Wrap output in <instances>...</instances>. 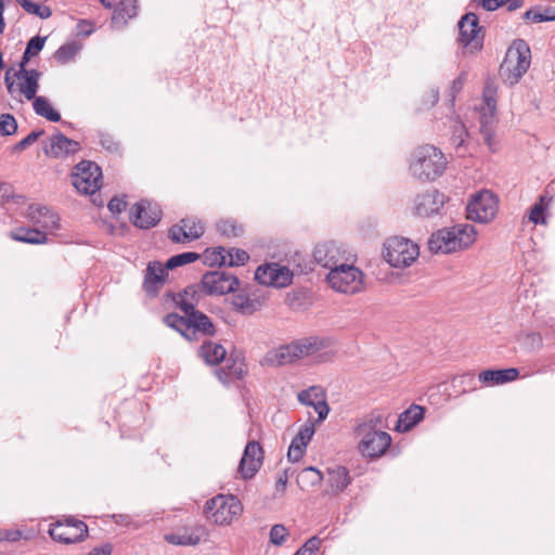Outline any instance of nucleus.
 Returning <instances> with one entry per match:
<instances>
[{
    "instance_id": "obj_12",
    "label": "nucleus",
    "mask_w": 555,
    "mask_h": 555,
    "mask_svg": "<svg viewBox=\"0 0 555 555\" xmlns=\"http://www.w3.org/2000/svg\"><path fill=\"white\" fill-rule=\"evenodd\" d=\"M102 171L93 162L82 160L75 166L73 185L81 194H94L101 188Z\"/></svg>"
},
{
    "instance_id": "obj_1",
    "label": "nucleus",
    "mask_w": 555,
    "mask_h": 555,
    "mask_svg": "<svg viewBox=\"0 0 555 555\" xmlns=\"http://www.w3.org/2000/svg\"><path fill=\"white\" fill-rule=\"evenodd\" d=\"M383 417L371 414L360 420L354 426L353 434L358 441L357 450L365 459L383 456L391 444V436L382 429Z\"/></svg>"
},
{
    "instance_id": "obj_23",
    "label": "nucleus",
    "mask_w": 555,
    "mask_h": 555,
    "mask_svg": "<svg viewBox=\"0 0 555 555\" xmlns=\"http://www.w3.org/2000/svg\"><path fill=\"white\" fill-rule=\"evenodd\" d=\"M168 269L160 261H150L145 269L143 289L150 296H157L168 276Z\"/></svg>"
},
{
    "instance_id": "obj_31",
    "label": "nucleus",
    "mask_w": 555,
    "mask_h": 555,
    "mask_svg": "<svg viewBox=\"0 0 555 555\" xmlns=\"http://www.w3.org/2000/svg\"><path fill=\"white\" fill-rule=\"evenodd\" d=\"M201 528H184L181 531L165 534V541L173 545H196L201 541Z\"/></svg>"
},
{
    "instance_id": "obj_27",
    "label": "nucleus",
    "mask_w": 555,
    "mask_h": 555,
    "mask_svg": "<svg viewBox=\"0 0 555 555\" xmlns=\"http://www.w3.org/2000/svg\"><path fill=\"white\" fill-rule=\"evenodd\" d=\"M519 371L515 367L503 370H485L478 375L479 382L485 385H502L518 378Z\"/></svg>"
},
{
    "instance_id": "obj_51",
    "label": "nucleus",
    "mask_w": 555,
    "mask_h": 555,
    "mask_svg": "<svg viewBox=\"0 0 555 555\" xmlns=\"http://www.w3.org/2000/svg\"><path fill=\"white\" fill-rule=\"evenodd\" d=\"M467 137V131L465 126L461 121H456L453 125V134H452V142L456 147H461L465 139Z\"/></svg>"
},
{
    "instance_id": "obj_21",
    "label": "nucleus",
    "mask_w": 555,
    "mask_h": 555,
    "mask_svg": "<svg viewBox=\"0 0 555 555\" xmlns=\"http://www.w3.org/2000/svg\"><path fill=\"white\" fill-rule=\"evenodd\" d=\"M263 450L259 442L249 441L244 450L243 456L238 465V472L244 479L255 476L262 465Z\"/></svg>"
},
{
    "instance_id": "obj_38",
    "label": "nucleus",
    "mask_w": 555,
    "mask_h": 555,
    "mask_svg": "<svg viewBox=\"0 0 555 555\" xmlns=\"http://www.w3.org/2000/svg\"><path fill=\"white\" fill-rule=\"evenodd\" d=\"M199 259V254L194 251H185L182 254L175 255L170 257L165 263L166 269L172 270L178 267L194 262Z\"/></svg>"
},
{
    "instance_id": "obj_59",
    "label": "nucleus",
    "mask_w": 555,
    "mask_h": 555,
    "mask_svg": "<svg viewBox=\"0 0 555 555\" xmlns=\"http://www.w3.org/2000/svg\"><path fill=\"white\" fill-rule=\"evenodd\" d=\"M485 143L489 147L490 151H496V141L494 139V129L481 130L480 131Z\"/></svg>"
},
{
    "instance_id": "obj_41",
    "label": "nucleus",
    "mask_w": 555,
    "mask_h": 555,
    "mask_svg": "<svg viewBox=\"0 0 555 555\" xmlns=\"http://www.w3.org/2000/svg\"><path fill=\"white\" fill-rule=\"evenodd\" d=\"M232 305L243 314H251L256 310L254 301L247 295L242 293L233 296Z\"/></svg>"
},
{
    "instance_id": "obj_22",
    "label": "nucleus",
    "mask_w": 555,
    "mask_h": 555,
    "mask_svg": "<svg viewBox=\"0 0 555 555\" xmlns=\"http://www.w3.org/2000/svg\"><path fill=\"white\" fill-rule=\"evenodd\" d=\"M27 218L36 225L46 231H55L60 229V217L50 207L31 204L27 208Z\"/></svg>"
},
{
    "instance_id": "obj_49",
    "label": "nucleus",
    "mask_w": 555,
    "mask_h": 555,
    "mask_svg": "<svg viewBox=\"0 0 555 555\" xmlns=\"http://www.w3.org/2000/svg\"><path fill=\"white\" fill-rule=\"evenodd\" d=\"M43 129L31 131L27 137H25L23 140H21L14 145L13 151L22 152L26 150L28 146L35 143L41 135H43Z\"/></svg>"
},
{
    "instance_id": "obj_35",
    "label": "nucleus",
    "mask_w": 555,
    "mask_h": 555,
    "mask_svg": "<svg viewBox=\"0 0 555 555\" xmlns=\"http://www.w3.org/2000/svg\"><path fill=\"white\" fill-rule=\"evenodd\" d=\"M30 101H33L34 111L38 116L44 117L53 122H59L61 120V114L51 106L46 96L36 95L35 99H31Z\"/></svg>"
},
{
    "instance_id": "obj_20",
    "label": "nucleus",
    "mask_w": 555,
    "mask_h": 555,
    "mask_svg": "<svg viewBox=\"0 0 555 555\" xmlns=\"http://www.w3.org/2000/svg\"><path fill=\"white\" fill-rule=\"evenodd\" d=\"M79 150V142L68 139L61 131L51 135L43 146L44 154L52 158H65L74 155Z\"/></svg>"
},
{
    "instance_id": "obj_47",
    "label": "nucleus",
    "mask_w": 555,
    "mask_h": 555,
    "mask_svg": "<svg viewBox=\"0 0 555 555\" xmlns=\"http://www.w3.org/2000/svg\"><path fill=\"white\" fill-rule=\"evenodd\" d=\"M498 118H496V111H487L480 108L479 111V122H480V131L481 130H488V129H494L496 125Z\"/></svg>"
},
{
    "instance_id": "obj_24",
    "label": "nucleus",
    "mask_w": 555,
    "mask_h": 555,
    "mask_svg": "<svg viewBox=\"0 0 555 555\" xmlns=\"http://www.w3.org/2000/svg\"><path fill=\"white\" fill-rule=\"evenodd\" d=\"M326 489L324 493L332 496L341 493L352 481L348 468L341 465L328 467L326 469Z\"/></svg>"
},
{
    "instance_id": "obj_16",
    "label": "nucleus",
    "mask_w": 555,
    "mask_h": 555,
    "mask_svg": "<svg viewBox=\"0 0 555 555\" xmlns=\"http://www.w3.org/2000/svg\"><path fill=\"white\" fill-rule=\"evenodd\" d=\"M314 261L325 269L332 270L349 260L346 248L334 241L322 242L313 249Z\"/></svg>"
},
{
    "instance_id": "obj_46",
    "label": "nucleus",
    "mask_w": 555,
    "mask_h": 555,
    "mask_svg": "<svg viewBox=\"0 0 555 555\" xmlns=\"http://www.w3.org/2000/svg\"><path fill=\"white\" fill-rule=\"evenodd\" d=\"M17 130V122L13 115L1 114L0 115V134L11 135Z\"/></svg>"
},
{
    "instance_id": "obj_13",
    "label": "nucleus",
    "mask_w": 555,
    "mask_h": 555,
    "mask_svg": "<svg viewBox=\"0 0 555 555\" xmlns=\"http://www.w3.org/2000/svg\"><path fill=\"white\" fill-rule=\"evenodd\" d=\"M49 534L52 540L64 543L73 544L83 541L88 535V526L74 517H67L63 521L52 524L49 529Z\"/></svg>"
},
{
    "instance_id": "obj_53",
    "label": "nucleus",
    "mask_w": 555,
    "mask_h": 555,
    "mask_svg": "<svg viewBox=\"0 0 555 555\" xmlns=\"http://www.w3.org/2000/svg\"><path fill=\"white\" fill-rule=\"evenodd\" d=\"M46 39L47 37H41L39 35L30 38L25 49L27 54H31L33 56L37 55L43 49Z\"/></svg>"
},
{
    "instance_id": "obj_5",
    "label": "nucleus",
    "mask_w": 555,
    "mask_h": 555,
    "mask_svg": "<svg viewBox=\"0 0 555 555\" xmlns=\"http://www.w3.org/2000/svg\"><path fill=\"white\" fill-rule=\"evenodd\" d=\"M318 337H308L288 345L281 346L267 354V361L274 365H286L294 361L319 351L324 347Z\"/></svg>"
},
{
    "instance_id": "obj_4",
    "label": "nucleus",
    "mask_w": 555,
    "mask_h": 555,
    "mask_svg": "<svg viewBox=\"0 0 555 555\" xmlns=\"http://www.w3.org/2000/svg\"><path fill=\"white\" fill-rule=\"evenodd\" d=\"M530 64L531 51L528 43L524 39H517L507 49L499 75L505 85L514 86L527 73Z\"/></svg>"
},
{
    "instance_id": "obj_34",
    "label": "nucleus",
    "mask_w": 555,
    "mask_h": 555,
    "mask_svg": "<svg viewBox=\"0 0 555 555\" xmlns=\"http://www.w3.org/2000/svg\"><path fill=\"white\" fill-rule=\"evenodd\" d=\"M189 320L190 315H180L178 313L171 312L166 314L163 321L168 327L179 332L185 339L192 340Z\"/></svg>"
},
{
    "instance_id": "obj_60",
    "label": "nucleus",
    "mask_w": 555,
    "mask_h": 555,
    "mask_svg": "<svg viewBox=\"0 0 555 555\" xmlns=\"http://www.w3.org/2000/svg\"><path fill=\"white\" fill-rule=\"evenodd\" d=\"M305 454V451L301 450L299 447L291 442V446L288 448L287 457L288 461L296 463L298 462Z\"/></svg>"
},
{
    "instance_id": "obj_26",
    "label": "nucleus",
    "mask_w": 555,
    "mask_h": 555,
    "mask_svg": "<svg viewBox=\"0 0 555 555\" xmlns=\"http://www.w3.org/2000/svg\"><path fill=\"white\" fill-rule=\"evenodd\" d=\"M202 288L201 284L185 287L183 293L179 294L175 299L177 308H179L183 313L196 311V306H198L203 297Z\"/></svg>"
},
{
    "instance_id": "obj_55",
    "label": "nucleus",
    "mask_w": 555,
    "mask_h": 555,
    "mask_svg": "<svg viewBox=\"0 0 555 555\" xmlns=\"http://www.w3.org/2000/svg\"><path fill=\"white\" fill-rule=\"evenodd\" d=\"M126 207H127V202H126L125 197L115 196L107 204L108 210L114 215L120 214L121 211H124L126 209Z\"/></svg>"
},
{
    "instance_id": "obj_36",
    "label": "nucleus",
    "mask_w": 555,
    "mask_h": 555,
    "mask_svg": "<svg viewBox=\"0 0 555 555\" xmlns=\"http://www.w3.org/2000/svg\"><path fill=\"white\" fill-rule=\"evenodd\" d=\"M79 51V46L75 42L61 46L53 54L56 62L64 65L75 59Z\"/></svg>"
},
{
    "instance_id": "obj_15",
    "label": "nucleus",
    "mask_w": 555,
    "mask_h": 555,
    "mask_svg": "<svg viewBox=\"0 0 555 555\" xmlns=\"http://www.w3.org/2000/svg\"><path fill=\"white\" fill-rule=\"evenodd\" d=\"M238 279L230 272L217 270L203 275L201 285L208 295H225L235 292Z\"/></svg>"
},
{
    "instance_id": "obj_48",
    "label": "nucleus",
    "mask_w": 555,
    "mask_h": 555,
    "mask_svg": "<svg viewBox=\"0 0 555 555\" xmlns=\"http://www.w3.org/2000/svg\"><path fill=\"white\" fill-rule=\"evenodd\" d=\"M288 537L287 529L282 524L273 525L270 529V542L276 546L282 545Z\"/></svg>"
},
{
    "instance_id": "obj_10",
    "label": "nucleus",
    "mask_w": 555,
    "mask_h": 555,
    "mask_svg": "<svg viewBox=\"0 0 555 555\" xmlns=\"http://www.w3.org/2000/svg\"><path fill=\"white\" fill-rule=\"evenodd\" d=\"M499 209V197L489 190H481L472 195L467 203L466 214L472 221L489 223Z\"/></svg>"
},
{
    "instance_id": "obj_32",
    "label": "nucleus",
    "mask_w": 555,
    "mask_h": 555,
    "mask_svg": "<svg viewBox=\"0 0 555 555\" xmlns=\"http://www.w3.org/2000/svg\"><path fill=\"white\" fill-rule=\"evenodd\" d=\"M201 354L205 362L215 365L219 364L225 359V348L218 343L205 341L201 347Z\"/></svg>"
},
{
    "instance_id": "obj_44",
    "label": "nucleus",
    "mask_w": 555,
    "mask_h": 555,
    "mask_svg": "<svg viewBox=\"0 0 555 555\" xmlns=\"http://www.w3.org/2000/svg\"><path fill=\"white\" fill-rule=\"evenodd\" d=\"M249 259V255L244 249H227V266H243Z\"/></svg>"
},
{
    "instance_id": "obj_43",
    "label": "nucleus",
    "mask_w": 555,
    "mask_h": 555,
    "mask_svg": "<svg viewBox=\"0 0 555 555\" xmlns=\"http://www.w3.org/2000/svg\"><path fill=\"white\" fill-rule=\"evenodd\" d=\"M322 540L318 535L308 539L294 555H318Z\"/></svg>"
},
{
    "instance_id": "obj_37",
    "label": "nucleus",
    "mask_w": 555,
    "mask_h": 555,
    "mask_svg": "<svg viewBox=\"0 0 555 555\" xmlns=\"http://www.w3.org/2000/svg\"><path fill=\"white\" fill-rule=\"evenodd\" d=\"M28 14L38 16L41 20H47L52 15V10L48 5L39 4L30 0H21L18 3Z\"/></svg>"
},
{
    "instance_id": "obj_17",
    "label": "nucleus",
    "mask_w": 555,
    "mask_h": 555,
    "mask_svg": "<svg viewBox=\"0 0 555 555\" xmlns=\"http://www.w3.org/2000/svg\"><path fill=\"white\" fill-rule=\"evenodd\" d=\"M162 209L157 204L142 199L134 204L130 210V220L137 228L151 229L160 221Z\"/></svg>"
},
{
    "instance_id": "obj_3",
    "label": "nucleus",
    "mask_w": 555,
    "mask_h": 555,
    "mask_svg": "<svg viewBox=\"0 0 555 555\" xmlns=\"http://www.w3.org/2000/svg\"><path fill=\"white\" fill-rule=\"evenodd\" d=\"M409 168L415 179L423 182L434 181L444 172L447 158L438 147L422 145L413 151Z\"/></svg>"
},
{
    "instance_id": "obj_11",
    "label": "nucleus",
    "mask_w": 555,
    "mask_h": 555,
    "mask_svg": "<svg viewBox=\"0 0 555 555\" xmlns=\"http://www.w3.org/2000/svg\"><path fill=\"white\" fill-rule=\"evenodd\" d=\"M418 255V246L404 237H392L385 244L384 258L395 268L411 266Z\"/></svg>"
},
{
    "instance_id": "obj_6",
    "label": "nucleus",
    "mask_w": 555,
    "mask_h": 555,
    "mask_svg": "<svg viewBox=\"0 0 555 555\" xmlns=\"http://www.w3.org/2000/svg\"><path fill=\"white\" fill-rule=\"evenodd\" d=\"M41 75L38 69L22 68V70H14L12 67L8 68L4 74V83L9 94L15 98V92L18 91L28 101L35 99L39 90Z\"/></svg>"
},
{
    "instance_id": "obj_57",
    "label": "nucleus",
    "mask_w": 555,
    "mask_h": 555,
    "mask_svg": "<svg viewBox=\"0 0 555 555\" xmlns=\"http://www.w3.org/2000/svg\"><path fill=\"white\" fill-rule=\"evenodd\" d=\"M314 434V425L312 423L305 424L298 431L297 440L309 442Z\"/></svg>"
},
{
    "instance_id": "obj_18",
    "label": "nucleus",
    "mask_w": 555,
    "mask_h": 555,
    "mask_svg": "<svg viewBox=\"0 0 555 555\" xmlns=\"http://www.w3.org/2000/svg\"><path fill=\"white\" fill-rule=\"evenodd\" d=\"M204 234V225L199 220L183 218L168 231V237L178 244H185L199 238Z\"/></svg>"
},
{
    "instance_id": "obj_25",
    "label": "nucleus",
    "mask_w": 555,
    "mask_h": 555,
    "mask_svg": "<svg viewBox=\"0 0 555 555\" xmlns=\"http://www.w3.org/2000/svg\"><path fill=\"white\" fill-rule=\"evenodd\" d=\"M246 372V365L243 359L230 356L225 360V365L217 369L215 374L222 384L227 385L234 380L243 379Z\"/></svg>"
},
{
    "instance_id": "obj_8",
    "label": "nucleus",
    "mask_w": 555,
    "mask_h": 555,
    "mask_svg": "<svg viewBox=\"0 0 555 555\" xmlns=\"http://www.w3.org/2000/svg\"><path fill=\"white\" fill-rule=\"evenodd\" d=\"M243 505L234 495L218 494L205 504L206 517L217 525H229L241 515Z\"/></svg>"
},
{
    "instance_id": "obj_54",
    "label": "nucleus",
    "mask_w": 555,
    "mask_h": 555,
    "mask_svg": "<svg viewBox=\"0 0 555 555\" xmlns=\"http://www.w3.org/2000/svg\"><path fill=\"white\" fill-rule=\"evenodd\" d=\"M480 108L487 111H496V100L494 98V91L489 86H487L483 91V104Z\"/></svg>"
},
{
    "instance_id": "obj_45",
    "label": "nucleus",
    "mask_w": 555,
    "mask_h": 555,
    "mask_svg": "<svg viewBox=\"0 0 555 555\" xmlns=\"http://www.w3.org/2000/svg\"><path fill=\"white\" fill-rule=\"evenodd\" d=\"M319 395L323 396V390L318 386H312L309 389L302 390L298 393V401L305 405L314 404L319 399Z\"/></svg>"
},
{
    "instance_id": "obj_61",
    "label": "nucleus",
    "mask_w": 555,
    "mask_h": 555,
    "mask_svg": "<svg viewBox=\"0 0 555 555\" xmlns=\"http://www.w3.org/2000/svg\"><path fill=\"white\" fill-rule=\"evenodd\" d=\"M524 20L531 21L533 23L550 22L548 16L541 15L540 12H534L533 10L526 11L524 14Z\"/></svg>"
},
{
    "instance_id": "obj_50",
    "label": "nucleus",
    "mask_w": 555,
    "mask_h": 555,
    "mask_svg": "<svg viewBox=\"0 0 555 555\" xmlns=\"http://www.w3.org/2000/svg\"><path fill=\"white\" fill-rule=\"evenodd\" d=\"M545 208L542 204V198L539 203H535L529 214V220L533 222L534 224H543L545 223V216H544Z\"/></svg>"
},
{
    "instance_id": "obj_28",
    "label": "nucleus",
    "mask_w": 555,
    "mask_h": 555,
    "mask_svg": "<svg viewBox=\"0 0 555 555\" xmlns=\"http://www.w3.org/2000/svg\"><path fill=\"white\" fill-rule=\"evenodd\" d=\"M138 14L137 0H122L115 8L112 16V26L116 29L125 27L130 18Z\"/></svg>"
},
{
    "instance_id": "obj_39",
    "label": "nucleus",
    "mask_w": 555,
    "mask_h": 555,
    "mask_svg": "<svg viewBox=\"0 0 555 555\" xmlns=\"http://www.w3.org/2000/svg\"><path fill=\"white\" fill-rule=\"evenodd\" d=\"M218 232L225 237H237L244 232L243 225L234 220H221L217 223Z\"/></svg>"
},
{
    "instance_id": "obj_14",
    "label": "nucleus",
    "mask_w": 555,
    "mask_h": 555,
    "mask_svg": "<svg viewBox=\"0 0 555 555\" xmlns=\"http://www.w3.org/2000/svg\"><path fill=\"white\" fill-rule=\"evenodd\" d=\"M293 278L294 274L287 267L276 262L261 264L255 272L258 283L276 288L287 287L292 284Z\"/></svg>"
},
{
    "instance_id": "obj_52",
    "label": "nucleus",
    "mask_w": 555,
    "mask_h": 555,
    "mask_svg": "<svg viewBox=\"0 0 555 555\" xmlns=\"http://www.w3.org/2000/svg\"><path fill=\"white\" fill-rule=\"evenodd\" d=\"M313 403L314 404H311L310 406H312L318 413V422L324 421L330 413V406L326 402L325 393L323 396L319 395V399Z\"/></svg>"
},
{
    "instance_id": "obj_9",
    "label": "nucleus",
    "mask_w": 555,
    "mask_h": 555,
    "mask_svg": "<svg viewBox=\"0 0 555 555\" xmlns=\"http://www.w3.org/2000/svg\"><path fill=\"white\" fill-rule=\"evenodd\" d=\"M457 41L464 49V53L476 54L483 48L485 33L479 25V18L475 13H466L459 23Z\"/></svg>"
},
{
    "instance_id": "obj_64",
    "label": "nucleus",
    "mask_w": 555,
    "mask_h": 555,
    "mask_svg": "<svg viewBox=\"0 0 555 555\" xmlns=\"http://www.w3.org/2000/svg\"><path fill=\"white\" fill-rule=\"evenodd\" d=\"M112 547L109 544H105L103 546H98L92 548V551L88 555H111Z\"/></svg>"
},
{
    "instance_id": "obj_58",
    "label": "nucleus",
    "mask_w": 555,
    "mask_h": 555,
    "mask_svg": "<svg viewBox=\"0 0 555 555\" xmlns=\"http://www.w3.org/2000/svg\"><path fill=\"white\" fill-rule=\"evenodd\" d=\"M439 101V91L436 88H431L425 95L423 103L424 108H430L435 106Z\"/></svg>"
},
{
    "instance_id": "obj_62",
    "label": "nucleus",
    "mask_w": 555,
    "mask_h": 555,
    "mask_svg": "<svg viewBox=\"0 0 555 555\" xmlns=\"http://www.w3.org/2000/svg\"><path fill=\"white\" fill-rule=\"evenodd\" d=\"M100 143L101 145L109 151V152H115L118 150V144L114 141V139L108 135V134H102L101 135V139H100Z\"/></svg>"
},
{
    "instance_id": "obj_7",
    "label": "nucleus",
    "mask_w": 555,
    "mask_h": 555,
    "mask_svg": "<svg viewBox=\"0 0 555 555\" xmlns=\"http://www.w3.org/2000/svg\"><path fill=\"white\" fill-rule=\"evenodd\" d=\"M363 272L354 267L343 262L327 273L326 280L330 286L339 293L356 294L363 288Z\"/></svg>"
},
{
    "instance_id": "obj_42",
    "label": "nucleus",
    "mask_w": 555,
    "mask_h": 555,
    "mask_svg": "<svg viewBox=\"0 0 555 555\" xmlns=\"http://www.w3.org/2000/svg\"><path fill=\"white\" fill-rule=\"evenodd\" d=\"M205 263L209 266H227V249L221 246L211 253L207 249L205 251Z\"/></svg>"
},
{
    "instance_id": "obj_29",
    "label": "nucleus",
    "mask_w": 555,
    "mask_h": 555,
    "mask_svg": "<svg viewBox=\"0 0 555 555\" xmlns=\"http://www.w3.org/2000/svg\"><path fill=\"white\" fill-rule=\"evenodd\" d=\"M185 314L190 315L189 324L192 340L196 339L197 334L204 336H212L215 334V325L205 313H203L199 310H196Z\"/></svg>"
},
{
    "instance_id": "obj_40",
    "label": "nucleus",
    "mask_w": 555,
    "mask_h": 555,
    "mask_svg": "<svg viewBox=\"0 0 555 555\" xmlns=\"http://www.w3.org/2000/svg\"><path fill=\"white\" fill-rule=\"evenodd\" d=\"M323 480V474L315 467L309 466L301 470L297 477V482L308 483L310 486H317Z\"/></svg>"
},
{
    "instance_id": "obj_63",
    "label": "nucleus",
    "mask_w": 555,
    "mask_h": 555,
    "mask_svg": "<svg viewBox=\"0 0 555 555\" xmlns=\"http://www.w3.org/2000/svg\"><path fill=\"white\" fill-rule=\"evenodd\" d=\"M287 480H288V475H287V470H284L278 478L276 482H275V489L278 492H281V493H284L285 492V489H286V485H287Z\"/></svg>"
},
{
    "instance_id": "obj_30",
    "label": "nucleus",
    "mask_w": 555,
    "mask_h": 555,
    "mask_svg": "<svg viewBox=\"0 0 555 555\" xmlns=\"http://www.w3.org/2000/svg\"><path fill=\"white\" fill-rule=\"evenodd\" d=\"M424 417V408L412 404L409 409L399 415L398 424L396 426L398 431H409Z\"/></svg>"
},
{
    "instance_id": "obj_56",
    "label": "nucleus",
    "mask_w": 555,
    "mask_h": 555,
    "mask_svg": "<svg viewBox=\"0 0 555 555\" xmlns=\"http://www.w3.org/2000/svg\"><path fill=\"white\" fill-rule=\"evenodd\" d=\"M466 79H467V73L466 72H462L452 82V86H451V96H452V101L455 99L456 94L461 92V90L463 89L465 82H466Z\"/></svg>"
},
{
    "instance_id": "obj_2",
    "label": "nucleus",
    "mask_w": 555,
    "mask_h": 555,
    "mask_svg": "<svg viewBox=\"0 0 555 555\" xmlns=\"http://www.w3.org/2000/svg\"><path fill=\"white\" fill-rule=\"evenodd\" d=\"M476 236L474 225L459 223L433 233L428 240V248L435 254H450L469 247L476 241Z\"/></svg>"
},
{
    "instance_id": "obj_33",
    "label": "nucleus",
    "mask_w": 555,
    "mask_h": 555,
    "mask_svg": "<svg viewBox=\"0 0 555 555\" xmlns=\"http://www.w3.org/2000/svg\"><path fill=\"white\" fill-rule=\"evenodd\" d=\"M12 237L17 242L28 244H44L48 242L47 233L35 228H20L12 234Z\"/></svg>"
},
{
    "instance_id": "obj_19",
    "label": "nucleus",
    "mask_w": 555,
    "mask_h": 555,
    "mask_svg": "<svg viewBox=\"0 0 555 555\" xmlns=\"http://www.w3.org/2000/svg\"><path fill=\"white\" fill-rule=\"evenodd\" d=\"M447 202V196L436 190L430 189L415 197V212L421 217H430L440 214Z\"/></svg>"
}]
</instances>
